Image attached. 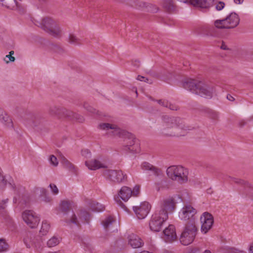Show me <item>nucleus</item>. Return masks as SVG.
<instances>
[{"instance_id": "1", "label": "nucleus", "mask_w": 253, "mask_h": 253, "mask_svg": "<svg viewBox=\"0 0 253 253\" xmlns=\"http://www.w3.org/2000/svg\"><path fill=\"white\" fill-rule=\"evenodd\" d=\"M162 134L166 136L179 137L184 136L185 131L191 130L194 127L186 125L183 120L178 117L164 115L162 117Z\"/></svg>"}, {"instance_id": "2", "label": "nucleus", "mask_w": 253, "mask_h": 253, "mask_svg": "<svg viewBox=\"0 0 253 253\" xmlns=\"http://www.w3.org/2000/svg\"><path fill=\"white\" fill-rule=\"evenodd\" d=\"M183 87L193 93L205 98H211L215 91V88L205 84L203 82L192 79H185Z\"/></svg>"}, {"instance_id": "3", "label": "nucleus", "mask_w": 253, "mask_h": 253, "mask_svg": "<svg viewBox=\"0 0 253 253\" xmlns=\"http://www.w3.org/2000/svg\"><path fill=\"white\" fill-rule=\"evenodd\" d=\"M98 128L101 130L109 132L112 135L121 138L124 140L131 141L133 142L139 140L134 134L122 129L115 124L100 123L98 125Z\"/></svg>"}, {"instance_id": "4", "label": "nucleus", "mask_w": 253, "mask_h": 253, "mask_svg": "<svg viewBox=\"0 0 253 253\" xmlns=\"http://www.w3.org/2000/svg\"><path fill=\"white\" fill-rule=\"evenodd\" d=\"M35 24L54 37L60 38L63 35V31L59 24L50 17H44L41 21H37Z\"/></svg>"}, {"instance_id": "5", "label": "nucleus", "mask_w": 253, "mask_h": 253, "mask_svg": "<svg viewBox=\"0 0 253 253\" xmlns=\"http://www.w3.org/2000/svg\"><path fill=\"white\" fill-rule=\"evenodd\" d=\"M49 113L50 115L57 116L59 118H64L72 121L76 120L80 123L84 121V117L81 115L58 106L50 107Z\"/></svg>"}, {"instance_id": "6", "label": "nucleus", "mask_w": 253, "mask_h": 253, "mask_svg": "<svg viewBox=\"0 0 253 253\" xmlns=\"http://www.w3.org/2000/svg\"><path fill=\"white\" fill-rule=\"evenodd\" d=\"M167 174L172 180L182 184L188 181V171L181 166H171L167 169Z\"/></svg>"}, {"instance_id": "7", "label": "nucleus", "mask_w": 253, "mask_h": 253, "mask_svg": "<svg viewBox=\"0 0 253 253\" xmlns=\"http://www.w3.org/2000/svg\"><path fill=\"white\" fill-rule=\"evenodd\" d=\"M239 15L235 12H231L226 18L217 19L214 21V25L217 29H233L236 27L240 23Z\"/></svg>"}, {"instance_id": "8", "label": "nucleus", "mask_w": 253, "mask_h": 253, "mask_svg": "<svg viewBox=\"0 0 253 253\" xmlns=\"http://www.w3.org/2000/svg\"><path fill=\"white\" fill-rule=\"evenodd\" d=\"M197 232V228L194 223L186 224L179 238L180 243L184 246L191 244L194 240Z\"/></svg>"}, {"instance_id": "9", "label": "nucleus", "mask_w": 253, "mask_h": 253, "mask_svg": "<svg viewBox=\"0 0 253 253\" xmlns=\"http://www.w3.org/2000/svg\"><path fill=\"white\" fill-rule=\"evenodd\" d=\"M168 218L166 213H161L157 211L152 215L149 221V228L151 231L158 232L161 230L164 222Z\"/></svg>"}, {"instance_id": "10", "label": "nucleus", "mask_w": 253, "mask_h": 253, "mask_svg": "<svg viewBox=\"0 0 253 253\" xmlns=\"http://www.w3.org/2000/svg\"><path fill=\"white\" fill-rule=\"evenodd\" d=\"M103 174L110 180L119 183L124 182L127 179L126 175L121 170L106 169Z\"/></svg>"}, {"instance_id": "11", "label": "nucleus", "mask_w": 253, "mask_h": 253, "mask_svg": "<svg viewBox=\"0 0 253 253\" xmlns=\"http://www.w3.org/2000/svg\"><path fill=\"white\" fill-rule=\"evenodd\" d=\"M22 218L25 223L31 228H36L40 220L38 215L31 210L24 211L22 213Z\"/></svg>"}, {"instance_id": "12", "label": "nucleus", "mask_w": 253, "mask_h": 253, "mask_svg": "<svg viewBox=\"0 0 253 253\" xmlns=\"http://www.w3.org/2000/svg\"><path fill=\"white\" fill-rule=\"evenodd\" d=\"M176 208V201L174 198L172 197L164 199L161 204V209L157 211L160 213H166L168 216L169 213L172 212Z\"/></svg>"}, {"instance_id": "13", "label": "nucleus", "mask_w": 253, "mask_h": 253, "mask_svg": "<svg viewBox=\"0 0 253 253\" xmlns=\"http://www.w3.org/2000/svg\"><path fill=\"white\" fill-rule=\"evenodd\" d=\"M118 196L119 197L115 198L116 202L123 209L127 211V208L119 198L120 197L124 201H127L132 196V190L127 186H123L119 191Z\"/></svg>"}, {"instance_id": "14", "label": "nucleus", "mask_w": 253, "mask_h": 253, "mask_svg": "<svg viewBox=\"0 0 253 253\" xmlns=\"http://www.w3.org/2000/svg\"><path fill=\"white\" fill-rule=\"evenodd\" d=\"M202 224L201 230L204 234L207 233L212 227L213 224V217L212 215L208 212H205L200 217Z\"/></svg>"}, {"instance_id": "15", "label": "nucleus", "mask_w": 253, "mask_h": 253, "mask_svg": "<svg viewBox=\"0 0 253 253\" xmlns=\"http://www.w3.org/2000/svg\"><path fill=\"white\" fill-rule=\"evenodd\" d=\"M151 205L146 202H143L139 206L133 207V210L137 217L141 219L144 218L149 213Z\"/></svg>"}, {"instance_id": "16", "label": "nucleus", "mask_w": 253, "mask_h": 253, "mask_svg": "<svg viewBox=\"0 0 253 253\" xmlns=\"http://www.w3.org/2000/svg\"><path fill=\"white\" fill-rule=\"evenodd\" d=\"M196 213V210L190 205H185L179 212V217L181 220L192 221Z\"/></svg>"}, {"instance_id": "17", "label": "nucleus", "mask_w": 253, "mask_h": 253, "mask_svg": "<svg viewBox=\"0 0 253 253\" xmlns=\"http://www.w3.org/2000/svg\"><path fill=\"white\" fill-rule=\"evenodd\" d=\"M163 239L167 243H171L174 241L177 238L175 227L170 224L163 231Z\"/></svg>"}, {"instance_id": "18", "label": "nucleus", "mask_w": 253, "mask_h": 253, "mask_svg": "<svg viewBox=\"0 0 253 253\" xmlns=\"http://www.w3.org/2000/svg\"><path fill=\"white\" fill-rule=\"evenodd\" d=\"M216 28L215 27L211 25H204L198 28V33L207 36L216 37L218 34Z\"/></svg>"}, {"instance_id": "19", "label": "nucleus", "mask_w": 253, "mask_h": 253, "mask_svg": "<svg viewBox=\"0 0 253 253\" xmlns=\"http://www.w3.org/2000/svg\"><path fill=\"white\" fill-rule=\"evenodd\" d=\"M128 244L133 249L142 247L144 245L142 239L138 235L131 233L127 237Z\"/></svg>"}, {"instance_id": "20", "label": "nucleus", "mask_w": 253, "mask_h": 253, "mask_svg": "<svg viewBox=\"0 0 253 253\" xmlns=\"http://www.w3.org/2000/svg\"><path fill=\"white\" fill-rule=\"evenodd\" d=\"M23 124L27 127L35 128L40 125L39 120L34 115H28L22 120Z\"/></svg>"}, {"instance_id": "21", "label": "nucleus", "mask_w": 253, "mask_h": 253, "mask_svg": "<svg viewBox=\"0 0 253 253\" xmlns=\"http://www.w3.org/2000/svg\"><path fill=\"white\" fill-rule=\"evenodd\" d=\"M24 242L27 248L33 246L37 247L41 245L40 238H36L31 233L27 234V236L24 239Z\"/></svg>"}, {"instance_id": "22", "label": "nucleus", "mask_w": 253, "mask_h": 253, "mask_svg": "<svg viewBox=\"0 0 253 253\" xmlns=\"http://www.w3.org/2000/svg\"><path fill=\"white\" fill-rule=\"evenodd\" d=\"M0 121L9 128H13L12 121L8 115L0 108Z\"/></svg>"}, {"instance_id": "23", "label": "nucleus", "mask_w": 253, "mask_h": 253, "mask_svg": "<svg viewBox=\"0 0 253 253\" xmlns=\"http://www.w3.org/2000/svg\"><path fill=\"white\" fill-rule=\"evenodd\" d=\"M85 164L86 167L91 170H95L100 168H105L104 165L96 159L86 161Z\"/></svg>"}, {"instance_id": "24", "label": "nucleus", "mask_w": 253, "mask_h": 253, "mask_svg": "<svg viewBox=\"0 0 253 253\" xmlns=\"http://www.w3.org/2000/svg\"><path fill=\"white\" fill-rule=\"evenodd\" d=\"M141 168L143 170H150L152 171V173L156 176L159 175L161 172L160 169L156 168L147 162H143L141 165Z\"/></svg>"}, {"instance_id": "25", "label": "nucleus", "mask_w": 253, "mask_h": 253, "mask_svg": "<svg viewBox=\"0 0 253 253\" xmlns=\"http://www.w3.org/2000/svg\"><path fill=\"white\" fill-rule=\"evenodd\" d=\"M115 220L111 216L106 217L103 221L102 225L104 228L107 231L114 232L115 230L112 229Z\"/></svg>"}, {"instance_id": "26", "label": "nucleus", "mask_w": 253, "mask_h": 253, "mask_svg": "<svg viewBox=\"0 0 253 253\" xmlns=\"http://www.w3.org/2000/svg\"><path fill=\"white\" fill-rule=\"evenodd\" d=\"M59 159L64 168L72 172L75 171V166L69 161L62 154H60Z\"/></svg>"}, {"instance_id": "27", "label": "nucleus", "mask_w": 253, "mask_h": 253, "mask_svg": "<svg viewBox=\"0 0 253 253\" xmlns=\"http://www.w3.org/2000/svg\"><path fill=\"white\" fill-rule=\"evenodd\" d=\"M124 149L128 152L132 153H139L140 151L139 143H129L125 146Z\"/></svg>"}, {"instance_id": "28", "label": "nucleus", "mask_w": 253, "mask_h": 253, "mask_svg": "<svg viewBox=\"0 0 253 253\" xmlns=\"http://www.w3.org/2000/svg\"><path fill=\"white\" fill-rule=\"evenodd\" d=\"M89 207L94 211L100 212L105 210V206L104 205L95 201L89 202Z\"/></svg>"}, {"instance_id": "29", "label": "nucleus", "mask_w": 253, "mask_h": 253, "mask_svg": "<svg viewBox=\"0 0 253 253\" xmlns=\"http://www.w3.org/2000/svg\"><path fill=\"white\" fill-rule=\"evenodd\" d=\"M229 178L231 179V181H233L236 184L243 185L246 189L248 188H253V186H252L248 182L245 181L244 180L235 177H232L230 176H229Z\"/></svg>"}, {"instance_id": "30", "label": "nucleus", "mask_w": 253, "mask_h": 253, "mask_svg": "<svg viewBox=\"0 0 253 253\" xmlns=\"http://www.w3.org/2000/svg\"><path fill=\"white\" fill-rule=\"evenodd\" d=\"M21 0H0V4L8 8H13L15 5H18V1Z\"/></svg>"}, {"instance_id": "31", "label": "nucleus", "mask_w": 253, "mask_h": 253, "mask_svg": "<svg viewBox=\"0 0 253 253\" xmlns=\"http://www.w3.org/2000/svg\"><path fill=\"white\" fill-rule=\"evenodd\" d=\"M66 223L69 225L74 224L78 227L80 226V223L78 220L76 214L72 212L71 215L66 219Z\"/></svg>"}, {"instance_id": "32", "label": "nucleus", "mask_w": 253, "mask_h": 253, "mask_svg": "<svg viewBox=\"0 0 253 253\" xmlns=\"http://www.w3.org/2000/svg\"><path fill=\"white\" fill-rule=\"evenodd\" d=\"M207 116L210 119L216 121L218 120L219 115L218 113L215 111L208 109L206 111Z\"/></svg>"}, {"instance_id": "33", "label": "nucleus", "mask_w": 253, "mask_h": 253, "mask_svg": "<svg viewBox=\"0 0 253 253\" xmlns=\"http://www.w3.org/2000/svg\"><path fill=\"white\" fill-rule=\"evenodd\" d=\"M164 7L169 11L173 10L174 4L172 0H163Z\"/></svg>"}, {"instance_id": "34", "label": "nucleus", "mask_w": 253, "mask_h": 253, "mask_svg": "<svg viewBox=\"0 0 253 253\" xmlns=\"http://www.w3.org/2000/svg\"><path fill=\"white\" fill-rule=\"evenodd\" d=\"M80 218L81 220H84V222L88 223L91 217L88 212L85 211H81L80 213Z\"/></svg>"}, {"instance_id": "35", "label": "nucleus", "mask_w": 253, "mask_h": 253, "mask_svg": "<svg viewBox=\"0 0 253 253\" xmlns=\"http://www.w3.org/2000/svg\"><path fill=\"white\" fill-rule=\"evenodd\" d=\"M68 42L70 43L74 44L75 45H77L81 43V40L74 34H70L69 36Z\"/></svg>"}, {"instance_id": "36", "label": "nucleus", "mask_w": 253, "mask_h": 253, "mask_svg": "<svg viewBox=\"0 0 253 253\" xmlns=\"http://www.w3.org/2000/svg\"><path fill=\"white\" fill-rule=\"evenodd\" d=\"M8 201V199H6L2 200L1 202H0V211H1L2 215L4 216H6L7 215V212L6 211H4V210L7 207Z\"/></svg>"}, {"instance_id": "37", "label": "nucleus", "mask_w": 253, "mask_h": 253, "mask_svg": "<svg viewBox=\"0 0 253 253\" xmlns=\"http://www.w3.org/2000/svg\"><path fill=\"white\" fill-rule=\"evenodd\" d=\"M50 228V225L46 220L42 221L40 232L42 234H46Z\"/></svg>"}, {"instance_id": "38", "label": "nucleus", "mask_w": 253, "mask_h": 253, "mask_svg": "<svg viewBox=\"0 0 253 253\" xmlns=\"http://www.w3.org/2000/svg\"><path fill=\"white\" fill-rule=\"evenodd\" d=\"M60 239L54 236L47 241V245L49 247H53L58 245Z\"/></svg>"}, {"instance_id": "39", "label": "nucleus", "mask_w": 253, "mask_h": 253, "mask_svg": "<svg viewBox=\"0 0 253 253\" xmlns=\"http://www.w3.org/2000/svg\"><path fill=\"white\" fill-rule=\"evenodd\" d=\"M60 209L62 211L67 212L70 210V203L68 201H62L60 204Z\"/></svg>"}, {"instance_id": "40", "label": "nucleus", "mask_w": 253, "mask_h": 253, "mask_svg": "<svg viewBox=\"0 0 253 253\" xmlns=\"http://www.w3.org/2000/svg\"><path fill=\"white\" fill-rule=\"evenodd\" d=\"M8 245L3 239H0V253L5 252L7 250Z\"/></svg>"}, {"instance_id": "41", "label": "nucleus", "mask_w": 253, "mask_h": 253, "mask_svg": "<svg viewBox=\"0 0 253 253\" xmlns=\"http://www.w3.org/2000/svg\"><path fill=\"white\" fill-rule=\"evenodd\" d=\"M84 108L86 109L88 112L91 113H95V110L91 107L87 103H84L83 105Z\"/></svg>"}, {"instance_id": "42", "label": "nucleus", "mask_w": 253, "mask_h": 253, "mask_svg": "<svg viewBox=\"0 0 253 253\" xmlns=\"http://www.w3.org/2000/svg\"><path fill=\"white\" fill-rule=\"evenodd\" d=\"M81 154L83 156L86 158H89L91 156V152L87 149H83L81 151Z\"/></svg>"}, {"instance_id": "43", "label": "nucleus", "mask_w": 253, "mask_h": 253, "mask_svg": "<svg viewBox=\"0 0 253 253\" xmlns=\"http://www.w3.org/2000/svg\"><path fill=\"white\" fill-rule=\"evenodd\" d=\"M15 60V58L13 56H11V55H6L5 56V58L4 59V61L6 63H8L10 62H14Z\"/></svg>"}, {"instance_id": "44", "label": "nucleus", "mask_w": 253, "mask_h": 253, "mask_svg": "<svg viewBox=\"0 0 253 253\" xmlns=\"http://www.w3.org/2000/svg\"><path fill=\"white\" fill-rule=\"evenodd\" d=\"M50 163L54 166H57L58 165V161L56 157L54 155H51L49 159Z\"/></svg>"}, {"instance_id": "45", "label": "nucleus", "mask_w": 253, "mask_h": 253, "mask_svg": "<svg viewBox=\"0 0 253 253\" xmlns=\"http://www.w3.org/2000/svg\"><path fill=\"white\" fill-rule=\"evenodd\" d=\"M225 6V3L223 1H219L215 6V9L220 11Z\"/></svg>"}, {"instance_id": "46", "label": "nucleus", "mask_w": 253, "mask_h": 253, "mask_svg": "<svg viewBox=\"0 0 253 253\" xmlns=\"http://www.w3.org/2000/svg\"><path fill=\"white\" fill-rule=\"evenodd\" d=\"M140 191V186L139 185H135L134 187L133 190H132V195L133 196H137Z\"/></svg>"}, {"instance_id": "47", "label": "nucleus", "mask_w": 253, "mask_h": 253, "mask_svg": "<svg viewBox=\"0 0 253 253\" xmlns=\"http://www.w3.org/2000/svg\"><path fill=\"white\" fill-rule=\"evenodd\" d=\"M229 252L230 253H246L244 251L240 250L235 248H230L229 250Z\"/></svg>"}, {"instance_id": "48", "label": "nucleus", "mask_w": 253, "mask_h": 253, "mask_svg": "<svg viewBox=\"0 0 253 253\" xmlns=\"http://www.w3.org/2000/svg\"><path fill=\"white\" fill-rule=\"evenodd\" d=\"M49 186L54 194L56 195L58 193V189L54 184H50Z\"/></svg>"}, {"instance_id": "49", "label": "nucleus", "mask_w": 253, "mask_h": 253, "mask_svg": "<svg viewBox=\"0 0 253 253\" xmlns=\"http://www.w3.org/2000/svg\"><path fill=\"white\" fill-rule=\"evenodd\" d=\"M158 103L160 105H161L163 106L168 107V105L169 104V102L165 100H159L158 101Z\"/></svg>"}, {"instance_id": "50", "label": "nucleus", "mask_w": 253, "mask_h": 253, "mask_svg": "<svg viewBox=\"0 0 253 253\" xmlns=\"http://www.w3.org/2000/svg\"><path fill=\"white\" fill-rule=\"evenodd\" d=\"M168 108H169L171 110H177L178 108V106H177L175 105L172 104L169 102V104L168 105Z\"/></svg>"}, {"instance_id": "51", "label": "nucleus", "mask_w": 253, "mask_h": 253, "mask_svg": "<svg viewBox=\"0 0 253 253\" xmlns=\"http://www.w3.org/2000/svg\"><path fill=\"white\" fill-rule=\"evenodd\" d=\"M220 48L223 50H228L229 48L226 45L225 43L224 42H222V44L220 45Z\"/></svg>"}, {"instance_id": "52", "label": "nucleus", "mask_w": 253, "mask_h": 253, "mask_svg": "<svg viewBox=\"0 0 253 253\" xmlns=\"http://www.w3.org/2000/svg\"><path fill=\"white\" fill-rule=\"evenodd\" d=\"M227 99L231 101H233L235 100L234 98L230 94L227 95Z\"/></svg>"}, {"instance_id": "53", "label": "nucleus", "mask_w": 253, "mask_h": 253, "mask_svg": "<svg viewBox=\"0 0 253 253\" xmlns=\"http://www.w3.org/2000/svg\"><path fill=\"white\" fill-rule=\"evenodd\" d=\"M8 184L10 188H11L14 191H16V186L14 184H12L11 183L9 182Z\"/></svg>"}, {"instance_id": "54", "label": "nucleus", "mask_w": 253, "mask_h": 253, "mask_svg": "<svg viewBox=\"0 0 253 253\" xmlns=\"http://www.w3.org/2000/svg\"><path fill=\"white\" fill-rule=\"evenodd\" d=\"M40 191H41V193L43 195L46 196V193H47V191H46V190L45 189H44V188H41L40 189Z\"/></svg>"}, {"instance_id": "55", "label": "nucleus", "mask_w": 253, "mask_h": 253, "mask_svg": "<svg viewBox=\"0 0 253 253\" xmlns=\"http://www.w3.org/2000/svg\"><path fill=\"white\" fill-rule=\"evenodd\" d=\"M145 79V77L144 76H142L140 75H138L137 77V80L140 81H143V80Z\"/></svg>"}, {"instance_id": "56", "label": "nucleus", "mask_w": 253, "mask_h": 253, "mask_svg": "<svg viewBox=\"0 0 253 253\" xmlns=\"http://www.w3.org/2000/svg\"><path fill=\"white\" fill-rule=\"evenodd\" d=\"M28 197H26V199H24L23 200H21L20 201H19V203H21V204H26L27 202H28Z\"/></svg>"}, {"instance_id": "57", "label": "nucleus", "mask_w": 253, "mask_h": 253, "mask_svg": "<svg viewBox=\"0 0 253 253\" xmlns=\"http://www.w3.org/2000/svg\"><path fill=\"white\" fill-rule=\"evenodd\" d=\"M249 253H253V242L250 245L249 248Z\"/></svg>"}, {"instance_id": "58", "label": "nucleus", "mask_w": 253, "mask_h": 253, "mask_svg": "<svg viewBox=\"0 0 253 253\" xmlns=\"http://www.w3.org/2000/svg\"><path fill=\"white\" fill-rule=\"evenodd\" d=\"M234 1L236 4H241L243 2L244 0H234Z\"/></svg>"}, {"instance_id": "59", "label": "nucleus", "mask_w": 253, "mask_h": 253, "mask_svg": "<svg viewBox=\"0 0 253 253\" xmlns=\"http://www.w3.org/2000/svg\"><path fill=\"white\" fill-rule=\"evenodd\" d=\"M86 248L87 249H88L89 250H91V249H93L91 245L89 244H86Z\"/></svg>"}, {"instance_id": "60", "label": "nucleus", "mask_w": 253, "mask_h": 253, "mask_svg": "<svg viewBox=\"0 0 253 253\" xmlns=\"http://www.w3.org/2000/svg\"><path fill=\"white\" fill-rule=\"evenodd\" d=\"M144 82L151 84V82H149V80L146 78L143 80Z\"/></svg>"}, {"instance_id": "61", "label": "nucleus", "mask_w": 253, "mask_h": 253, "mask_svg": "<svg viewBox=\"0 0 253 253\" xmlns=\"http://www.w3.org/2000/svg\"><path fill=\"white\" fill-rule=\"evenodd\" d=\"M64 253V252H62V251H57V252H49V253Z\"/></svg>"}, {"instance_id": "62", "label": "nucleus", "mask_w": 253, "mask_h": 253, "mask_svg": "<svg viewBox=\"0 0 253 253\" xmlns=\"http://www.w3.org/2000/svg\"><path fill=\"white\" fill-rule=\"evenodd\" d=\"M14 53V51L13 50H11L9 52V55H11V56H12V55H13Z\"/></svg>"}, {"instance_id": "63", "label": "nucleus", "mask_w": 253, "mask_h": 253, "mask_svg": "<svg viewBox=\"0 0 253 253\" xmlns=\"http://www.w3.org/2000/svg\"><path fill=\"white\" fill-rule=\"evenodd\" d=\"M135 65L137 67H138L139 66V61H135Z\"/></svg>"}, {"instance_id": "64", "label": "nucleus", "mask_w": 253, "mask_h": 253, "mask_svg": "<svg viewBox=\"0 0 253 253\" xmlns=\"http://www.w3.org/2000/svg\"><path fill=\"white\" fill-rule=\"evenodd\" d=\"M203 253H211V252L209 250H206L204 251V252Z\"/></svg>"}]
</instances>
